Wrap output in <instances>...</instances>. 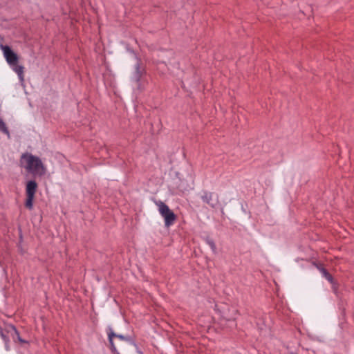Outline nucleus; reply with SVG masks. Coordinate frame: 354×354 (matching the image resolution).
Instances as JSON below:
<instances>
[{"instance_id":"6e6552de","label":"nucleus","mask_w":354,"mask_h":354,"mask_svg":"<svg viewBox=\"0 0 354 354\" xmlns=\"http://www.w3.org/2000/svg\"><path fill=\"white\" fill-rule=\"evenodd\" d=\"M142 73V71L140 69V65L138 64H137L136 66V73H135V75H134V77H133L135 80H136V81L139 80V79H140V77L141 76Z\"/></svg>"},{"instance_id":"4468645a","label":"nucleus","mask_w":354,"mask_h":354,"mask_svg":"<svg viewBox=\"0 0 354 354\" xmlns=\"http://www.w3.org/2000/svg\"><path fill=\"white\" fill-rule=\"evenodd\" d=\"M208 245H209V247L211 248L212 250L214 252H216V245H215L214 243L212 241H208Z\"/></svg>"},{"instance_id":"9d476101","label":"nucleus","mask_w":354,"mask_h":354,"mask_svg":"<svg viewBox=\"0 0 354 354\" xmlns=\"http://www.w3.org/2000/svg\"><path fill=\"white\" fill-rule=\"evenodd\" d=\"M212 194L206 193V194H204V196H203V200L205 203L213 205V204L211 203V201H210L211 198H212Z\"/></svg>"},{"instance_id":"1a4fd4ad","label":"nucleus","mask_w":354,"mask_h":354,"mask_svg":"<svg viewBox=\"0 0 354 354\" xmlns=\"http://www.w3.org/2000/svg\"><path fill=\"white\" fill-rule=\"evenodd\" d=\"M34 198H35L34 196H27V199H26V206L28 209H32V205H33Z\"/></svg>"},{"instance_id":"20e7f679","label":"nucleus","mask_w":354,"mask_h":354,"mask_svg":"<svg viewBox=\"0 0 354 354\" xmlns=\"http://www.w3.org/2000/svg\"><path fill=\"white\" fill-rule=\"evenodd\" d=\"M37 189V184L35 180H29L26 183V192L27 196H34Z\"/></svg>"},{"instance_id":"423d86ee","label":"nucleus","mask_w":354,"mask_h":354,"mask_svg":"<svg viewBox=\"0 0 354 354\" xmlns=\"http://www.w3.org/2000/svg\"><path fill=\"white\" fill-rule=\"evenodd\" d=\"M10 67L17 74L20 82H23L24 81V67L18 65L17 63L10 66Z\"/></svg>"},{"instance_id":"f8f14e48","label":"nucleus","mask_w":354,"mask_h":354,"mask_svg":"<svg viewBox=\"0 0 354 354\" xmlns=\"http://www.w3.org/2000/svg\"><path fill=\"white\" fill-rule=\"evenodd\" d=\"M321 272L322 273L323 276L329 281H332V277L327 272V271L322 268L320 269Z\"/></svg>"},{"instance_id":"39448f33","label":"nucleus","mask_w":354,"mask_h":354,"mask_svg":"<svg viewBox=\"0 0 354 354\" xmlns=\"http://www.w3.org/2000/svg\"><path fill=\"white\" fill-rule=\"evenodd\" d=\"M107 334H108L109 341L111 344V348L114 351H115V345H114L113 341V337H118V339H120L121 340H124V337L121 335H116L111 328H109V329L107 330Z\"/></svg>"},{"instance_id":"0eeeda50","label":"nucleus","mask_w":354,"mask_h":354,"mask_svg":"<svg viewBox=\"0 0 354 354\" xmlns=\"http://www.w3.org/2000/svg\"><path fill=\"white\" fill-rule=\"evenodd\" d=\"M9 328H10V330H8V332L11 333V335H12V338H13V339L15 341L17 339L20 342H24L23 339H21L18 331L17 330V329L13 326H10L9 327Z\"/></svg>"},{"instance_id":"7ed1b4c3","label":"nucleus","mask_w":354,"mask_h":354,"mask_svg":"<svg viewBox=\"0 0 354 354\" xmlns=\"http://www.w3.org/2000/svg\"><path fill=\"white\" fill-rule=\"evenodd\" d=\"M0 48L10 66L18 62L17 55L8 46L1 44Z\"/></svg>"},{"instance_id":"9b49d317","label":"nucleus","mask_w":354,"mask_h":354,"mask_svg":"<svg viewBox=\"0 0 354 354\" xmlns=\"http://www.w3.org/2000/svg\"><path fill=\"white\" fill-rule=\"evenodd\" d=\"M0 131H3L8 136H9V132L6 127L5 123L3 122L2 120L0 119Z\"/></svg>"},{"instance_id":"f03ea898","label":"nucleus","mask_w":354,"mask_h":354,"mask_svg":"<svg viewBox=\"0 0 354 354\" xmlns=\"http://www.w3.org/2000/svg\"><path fill=\"white\" fill-rule=\"evenodd\" d=\"M158 212L165 219L166 226L171 225L176 219V216L169 207L163 202L159 201L156 202Z\"/></svg>"},{"instance_id":"ddd939ff","label":"nucleus","mask_w":354,"mask_h":354,"mask_svg":"<svg viewBox=\"0 0 354 354\" xmlns=\"http://www.w3.org/2000/svg\"><path fill=\"white\" fill-rule=\"evenodd\" d=\"M0 336L1 337V338L3 339V340L5 342L6 349L8 350V338L4 335L3 330L1 328H0Z\"/></svg>"},{"instance_id":"f257e3e1","label":"nucleus","mask_w":354,"mask_h":354,"mask_svg":"<svg viewBox=\"0 0 354 354\" xmlns=\"http://www.w3.org/2000/svg\"><path fill=\"white\" fill-rule=\"evenodd\" d=\"M20 165L28 173L34 176H42L47 171L46 167L39 157L28 152L21 155Z\"/></svg>"}]
</instances>
